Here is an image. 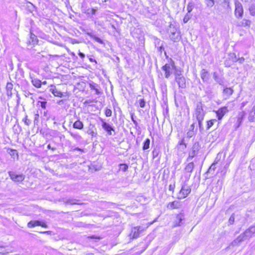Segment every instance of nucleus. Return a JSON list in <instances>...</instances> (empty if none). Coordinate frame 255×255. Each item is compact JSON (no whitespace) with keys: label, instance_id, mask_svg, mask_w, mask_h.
Returning <instances> with one entry per match:
<instances>
[{"label":"nucleus","instance_id":"nucleus-6","mask_svg":"<svg viewBox=\"0 0 255 255\" xmlns=\"http://www.w3.org/2000/svg\"><path fill=\"white\" fill-rule=\"evenodd\" d=\"M242 4L238 1H235V15L237 17H241L243 14Z\"/></svg>","mask_w":255,"mask_h":255},{"label":"nucleus","instance_id":"nucleus-39","mask_svg":"<svg viewBox=\"0 0 255 255\" xmlns=\"http://www.w3.org/2000/svg\"><path fill=\"white\" fill-rule=\"evenodd\" d=\"M191 15L189 13H187L183 18V22L184 23H187L189 20L191 18Z\"/></svg>","mask_w":255,"mask_h":255},{"label":"nucleus","instance_id":"nucleus-40","mask_svg":"<svg viewBox=\"0 0 255 255\" xmlns=\"http://www.w3.org/2000/svg\"><path fill=\"white\" fill-rule=\"evenodd\" d=\"M128 168V166L126 164H120V169L123 171H126Z\"/></svg>","mask_w":255,"mask_h":255},{"label":"nucleus","instance_id":"nucleus-29","mask_svg":"<svg viewBox=\"0 0 255 255\" xmlns=\"http://www.w3.org/2000/svg\"><path fill=\"white\" fill-rule=\"evenodd\" d=\"M150 145V139L149 138H146L145 140L143 142V145L142 147L143 150H145L149 148Z\"/></svg>","mask_w":255,"mask_h":255},{"label":"nucleus","instance_id":"nucleus-19","mask_svg":"<svg viewBox=\"0 0 255 255\" xmlns=\"http://www.w3.org/2000/svg\"><path fill=\"white\" fill-rule=\"evenodd\" d=\"M29 44L34 45L37 43L36 36L30 32L29 40L28 41Z\"/></svg>","mask_w":255,"mask_h":255},{"label":"nucleus","instance_id":"nucleus-21","mask_svg":"<svg viewBox=\"0 0 255 255\" xmlns=\"http://www.w3.org/2000/svg\"><path fill=\"white\" fill-rule=\"evenodd\" d=\"M201 78L204 82H206L209 79V73L205 69H202L201 72Z\"/></svg>","mask_w":255,"mask_h":255},{"label":"nucleus","instance_id":"nucleus-50","mask_svg":"<svg viewBox=\"0 0 255 255\" xmlns=\"http://www.w3.org/2000/svg\"><path fill=\"white\" fill-rule=\"evenodd\" d=\"M229 163H227L224 166V170L222 171V172H223L224 174H225L226 173V170L228 169V168L229 167Z\"/></svg>","mask_w":255,"mask_h":255},{"label":"nucleus","instance_id":"nucleus-45","mask_svg":"<svg viewBox=\"0 0 255 255\" xmlns=\"http://www.w3.org/2000/svg\"><path fill=\"white\" fill-rule=\"evenodd\" d=\"M112 112L111 109L107 108L105 110V115L107 117H109L112 116Z\"/></svg>","mask_w":255,"mask_h":255},{"label":"nucleus","instance_id":"nucleus-55","mask_svg":"<svg viewBox=\"0 0 255 255\" xmlns=\"http://www.w3.org/2000/svg\"><path fill=\"white\" fill-rule=\"evenodd\" d=\"M64 103V101L63 100H60L57 102V104L59 105H61Z\"/></svg>","mask_w":255,"mask_h":255},{"label":"nucleus","instance_id":"nucleus-25","mask_svg":"<svg viewBox=\"0 0 255 255\" xmlns=\"http://www.w3.org/2000/svg\"><path fill=\"white\" fill-rule=\"evenodd\" d=\"M194 168V164L193 162L189 163L185 167V170L189 173H191Z\"/></svg>","mask_w":255,"mask_h":255},{"label":"nucleus","instance_id":"nucleus-23","mask_svg":"<svg viewBox=\"0 0 255 255\" xmlns=\"http://www.w3.org/2000/svg\"><path fill=\"white\" fill-rule=\"evenodd\" d=\"M251 24V21L248 19H244L240 22L239 25L240 26L250 27Z\"/></svg>","mask_w":255,"mask_h":255},{"label":"nucleus","instance_id":"nucleus-26","mask_svg":"<svg viewBox=\"0 0 255 255\" xmlns=\"http://www.w3.org/2000/svg\"><path fill=\"white\" fill-rule=\"evenodd\" d=\"M8 153L10 155V156L13 158L15 159V157L17 158L18 157V153L17 151L14 149H8Z\"/></svg>","mask_w":255,"mask_h":255},{"label":"nucleus","instance_id":"nucleus-12","mask_svg":"<svg viewBox=\"0 0 255 255\" xmlns=\"http://www.w3.org/2000/svg\"><path fill=\"white\" fill-rule=\"evenodd\" d=\"M195 114L197 120H203L205 114L201 106H197Z\"/></svg>","mask_w":255,"mask_h":255},{"label":"nucleus","instance_id":"nucleus-52","mask_svg":"<svg viewBox=\"0 0 255 255\" xmlns=\"http://www.w3.org/2000/svg\"><path fill=\"white\" fill-rule=\"evenodd\" d=\"M244 60H245L244 58L241 57V58H239L238 59H237L236 58L235 60H234V61H239L240 63H242L244 62Z\"/></svg>","mask_w":255,"mask_h":255},{"label":"nucleus","instance_id":"nucleus-62","mask_svg":"<svg viewBox=\"0 0 255 255\" xmlns=\"http://www.w3.org/2000/svg\"><path fill=\"white\" fill-rule=\"evenodd\" d=\"M70 54H71V55H72L73 56H74V57H77L76 56L75 54L73 52H70Z\"/></svg>","mask_w":255,"mask_h":255},{"label":"nucleus","instance_id":"nucleus-15","mask_svg":"<svg viewBox=\"0 0 255 255\" xmlns=\"http://www.w3.org/2000/svg\"><path fill=\"white\" fill-rule=\"evenodd\" d=\"M30 78L31 80L32 85L36 88H39L41 86L42 82L37 78H34L31 74H29Z\"/></svg>","mask_w":255,"mask_h":255},{"label":"nucleus","instance_id":"nucleus-49","mask_svg":"<svg viewBox=\"0 0 255 255\" xmlns=\"http://www.w3.org/2000/svg\"><path fill=\"white\" fill-rule=\"evenodd\" d=\"M94 39H95V40L96 41H97V42H98L99 43H101V44H103V40L101 38H99L98 37H95L94 38Z\"/></svg>","mask_w":255,"mask_h":255},{"label":"nucleus","instance_id":"nucleus-1","mask_svg":"<svg viewBox=\"0 0 255 255\" xmlns=\"http://www.w3.org/2000/svg\"><path fill=\"white\" fill-rule=\"evenodd\" d=\"M255 234V227L251 226L249 229L246 230L243 233L241 234L232 242V244L233 245H238L242 242L252 237Z\"/></svg>","mask_w":255,"mask_h":255},{"label":"nucleus","instance_id":"nucleus-27","mask_svg":"<svg viewBox=\"0 0 255 255\" xmlns=\"http://www.w3.org/2000/svg\"><path fill=\"white\" fill-rule=\"evenodd\" d=\"M178 147L182 150H184L186 148V144L184 142V138H182L178 142Z\"/></svg>","mask_w":255,"mask_h":255},{"label":"nucleus","instance_id":"nucleus-10","mask_svg":"<svg viewBox=\"0 0 255 255\" xmlns=\"http://www.w3.org/2000/svg\"><path fill=\"white\" fill-rule=\"evenodd\" d=\"M102 122V128L107 132L108 135H112V131H115L114 128L108 123H107L103 119H101Z\"/></svg>","mask_w":255,"mask_h":255},{"label":"nucleus","instance_id":"nucleus-31","mask_svg":"<svg viewBox=\"0 0 255 255\" xmlns=\"http://www.w3.org/2000/svg\"><path fill=\"white\" fill-rule=\"evenodd\" d=\"M78 201L76 199H68L65 201L66 204H70V205H74V204H78L79 203L77 202Z\"/></svg>","mask_w":255,"mask_h":255},{"label":"nucleus","instance_id":"nucleus-61","mask_svg":"<svg viewBox=\"0 0 255 255\" xmlns=\"http://www.w3.org/2000/svg\"><path fill=\"white\" fill-rule=\"evenodd\" d=\"M47 147H48V148L51 149L53 150H54L55 149V148H51L50 144L48 145Z\"/></svg>","mask_w":255,"mask_h":255},{"label":"nucleus","instance_id":"nucleus-48","mask_svg":"<svg viewBox=\"0 0 255 255\" xmlns=\"http://www.w3.org/2000/svg\"><path fill=\"white\" fill-rule=\"evenodd\" d=\"M198 122V125L200 130H203V127L202 126V122L203 120H197Z\"/></svg>","mask_w":255,"mask_h":255},{"label":"nucleus","instance_id":"nucleus-24","mask_svg":"<svg viewBox=\"0 0 255 255\" xmlns=\"http://www.w3.org/2000/svg\"><path fill=\"white\" fill-rule=\"evenodd\" d=\"M40 221H31L27 224L28 228H33L35 226H39Z\"/></svg>","mask_w":255,"mask_h":255},{"label":"nucleus","instance_id":"nucleus-38","mask_svg":"<svg viewBox=\"0 0 255 255\" xmlns=\"http://www.w3.org/2000/svg\"><path fill=\"white\" fill-rule=\"evenodd\" d=\"M194 6V3L192 2H190L188 3L187 7V10L188 11V13H190L191 12V11L193 9Z\"/></svg>","mask_w":255,"mask_h":255},{"label":"nucleus","instance_id":"nucleus-58","mask_svg":"<svg viewBox=\"0 0 255 255\" xmlns=\"http://www.w3.org/2000/svg\"><path fill=\"white\" fill-rule=\"evenodd\" d=\"M247 103H248L247 102H243V103L241 104V105H242V107L243 108V107H245V106L246 105V104H247Z\"/></svg>","mask_w":255,"mask_h":255},{"label":"nucleus","instance_id":"nucleus-13","mask_svg":"<svg viewBox=\"0 0 255 255\" xmlns=\"http://www.w3.org/2000/svg\"><path fill=\"white\" fill-rule=\"evenodd\" d=\"M182 205V204L180 201H174L173 202H169L167 205V208L170 210L179 209L181 207Z\"/></svg>","mask_w":255,"mask_h":255},{"label":"nucleus","instance_id":"nucleus-37","mask_svg":"<svg viewBox=\"0 0 255 255\" xmlns=\"http://www.w3.org/2000/svg\"><path fill=\"white\" fill-rule=\"evenodd\" d=\"M176 219L179 221V223H178L177 225L180 226L182 220L184 219V216L182 214H178L176 217Z\"/></svg>","mask_w":255,"mask_h":255},{"label":"nucleus","instance_id":"nucleus-63","mask_svg":"<svg viewBox=\"0 0 255 255\" xmlns=\"http://www.w3.org/2000/svg\"><path fill=\"white\" fill-rule=\"evenodd\" d=\"M91 11H92V13L93 14H95V11H95V9H92Z\"/></svg>","mask_w":255,"mask_h":255},{"label":"nucleus","instance_id":"nucleus-17","mask_svg":"<svg viewBox=\"0 0 255 255\" xmlns=\"http://www.w3.org/2000/svg\"><path fill=\"white\" fill-rule=\"evenodd\" d=\"M234 92V90L232 88H225L223 90V94L226 96V99H228Z\"/></svg>","mask_w":255,"mask_h":255},{"label":"nucleus","instance_id":"nucleus-64","mask_svg":"<svg viewBox=\"0 0 255 255\" xmlns=\"http://www.w3.org/2000/svg\"><path fill=\"white\" fill-rule=\"evenodd\" d=\"M47 83L46 81H43L42 82V84H43V85H46Z\"/></svg>","mask_w":255,"mask_h":255},{"label":"nucleus","instance_id":"nucleus-22","mask_svg":"<svg viewBox=\"0 0 255 255\" xmlns=\"http://www.w3.org/2000/svg\"><path fill=\"white\" fill-rule=\"evenodd\" d=\"M73 127L74 128L82 129L83 128L84 125L82 122L77 120L74 123Z\"/></svg>","mask_w":255,"mask_h":255},{"label":"nucleus","instance_id":"nucleus-28","mask_svg":"<svg viewBox=\"0 0 255 255\" xmlns=\"http://www.w3.org/2000/svg\"><path fill=\"white\" fill-rule=\"evenodd\" d=\"M200 149V145L198 142H196L194 143V144L192 146L191 150L193 151L198 153V151Z\"/></svg>","mask_w":255,"mask_h":255},{"label":"nucleus","instance_id":"nucleus-44","mask_svg":"<svg viewBox=\"0 0 255 255\" xmlns=\"http://www.w3.org/2000/svg\"><path fill=\"white\" fill-rule=\"evenodd\" d=\"M38 104H40V107L43 109H45L47 105V102L46 101H39L38 102Z\"/></svg>","mask_w":255,"mask_h":255},{"label":"nucleus","instance_id":"nucleus-30","mask_svg":"<svg viewBox=\"0 0 255 255\" xmlns=\"http://www.w3.org/2000/svg\"><path fill=\"white\" fill-rule=\"evenodd\" d=\"M249 120L251 122H254L255 120V112L253 110H251L249 113Z\"/></svg>","mask_w":255,"mask_h":255},{"label":"nucleus","instance_id":"nucleus-2","mask_svg":"<svg viewBox=\"0 0 255 255\" xmlns=\"http://www.w3.org/2000/svg\"><path fill=\"white\" fill-rule=\"evenodd\" d=\"M168 31L170 33V39L173 41H177L180 39V32L177 25L171 24Z\"/></svg>","mask_w":255,"mask_h":255},{"label":"nucleus","instance_id":"nucleus-54","mask_svg":"<svg viewBox=\"0 0 255 255\" xmlns=\"http://www.w3.org/2000/svg\"><path fill=\"white\" fill-rule=\"evenodd\" d=\"M78 55H79V56H80L81 58H82V59H83V58H85V54H84V53H83L81 52L80 51H79V53H78Z\"/></svg>","mask_w":255,"mask_h":255},{"label":"nucleus","instance_id":"nucleus-41","mask_svg":"<svg viewBox=\"0 0 255 255\" xmlns=\"http://www.w3.org/2000/svg\"><path fill=\"white\" fill-rule=\"evenodd\" d=\"M139 105L141 108H144L145 106V102L143 99H140L138 100Z\"/></svg>","mask_w":255,"mask_h":255},{"label":"nucleus","instance_id":"nucleus-3","mask_svg":"<svg viewBox=\"0 0 255 255\" xmlns=\"http://www.w3.org/2000/svg\"><path fill=\"white\" fill-rule=\"evenodd\" d=\"M175 68L174 62L171 60L169 63L166 64L162 68V70L165 72V77L168 78L172 73V70Z\"/></svg>","mask_w":255,"mask_h":255},{"label":"nucleus","instance_id":"nucleus-14","mask_svg":"<svg viewBox=\"0 0 255 255\" xmlns=\"http://www.w3.org/2000/svg\"><path fill=\"white\" fill-rule=\"evenodd\" d=\"M89 87L91 90L95 92V94L100 95L102 93L101 88L98 84L92 82L89 84Z\"/></svg>","mask_w":255,"mask_h":255},{"label":"nucleus","instance_id":"nucleus-56","mask_svg":"<svg viewBox=\"0 0 255 255\" xmlns=\"http://www.w3.org/2000/svg\"><path fill=\"white\" fill-rule=\"evenodd\" d=\"M6 94L8 96H11L12 95V92L11 91H7Z\"/></svg>","mask_w":255,"mask_h":255},{"label":"nucleus","instance_id":"nucleus-18","mask_svg":"<svg viewBox=\"0 0 255 255\" xmlns=\"http://www.w3.org/2000/svg\"><path fill=\"white\" fill-rule=\"evenodd\" d=\"M213 76L214 80L217 83H218L220 85H223L224 84V81L223 78L221 77H219L217 72H214Z\"/></svg>","mask_w":255,"mask_h":255},{"label":"nucleus","instance_id":"nucleus-20","mask_svg":"<svg viewBox=\"0 0 255 255\" xmlns=\"http://www.w3.org/2000/svg\"><path fill=\"white\" fill-rule=\"evenodd\" d=\"M219 159H217V157L216 158L214 162L212 164L209 168L208 169L207 173H212L213 174L214 172L216 169V165L218 163L219 161Z\"/></svg>","mask_w":255,"mask_h":255},{"label":"nucleus","instance_id":"nucleus-43","mask_svg":"<svg viewBox=\"0 0 255 255\" xmlns=\"http://www.w3.org/2000/svg\"><path fill=\"white\" fill-rule=\"evenodd\" d=\"M39 114L38 112H37V113L34 114V123L35 125L38 124L39 122Z\"/></svg>","mask_w":255,"mask_h":255},{"label":"nucleus","instance_id":"nucleus-33","mask_svg":"<svg viewBox=\"0 0 255 255\" xmlns=\"http://www.w3.org/2000/svg\"><path fill=\"white\" fill-rule=\"evenodd\" d=\"M198 153L192 150H191L189 153V156L187 160L188 161L191 160L194 156H195Z\"/></svg>","mask_w":255,"mask_h":255},{"label":"nucleus","instance_id":"nucleus-59","mask_svg":"<svg viewBox=\"0 0 255 255\" xmlns=\"http://www.w3.org/2000/svg\"><path fill=\"white\" fill-rule=\"evenodd\" d=\"M194 124L193 123V124H192L190 126V128L191 129L190 130H193L194 129Z\"/></svg>","mask_w":255,"mask_h":255},{"label":"nucleus","instance_id":"nucleus-46","mask_svg":"<svg viewBox=\"0 0 255 255\" xmlns=\"http://www.w3.org/2000/svg\"><path fill=\"white\" fill-rule=\"evenodd\" d=\"M13 85L11 83H7L6 86V91H12Z\"/></svg>","mask_w":255,"mask_h":255},{"label":"nucleus","instance_id":"nucleus-42","mask_svg":"<svg viewBox=\"0 0 255 255\" xmlns=\"http://www.w3.org/2000/svg\"><path fill=\"white\" fill-rule=\"evenodd\" d=\"M215 121L216 120H210L207 122V129H209L214 125V123L215 122Z\"/></svg>","mask_w":255,"mask_h":255},{"label":"nucleus","instance_id":"nucleus-51","mask_svg":"<svg viewBox=\"0 0 255 255\" xmlns=\"http://www.w3.org/2000/svg\"><path fill=\"white\" fill-rule=\"evenodd\" d=\"M175 184H170L169 186V190L171 191H173L174 190V188H175Z\"/></svg>","mask_w":255,"mask_h":255},{"label":"nucleus","instance_id":"nucleus-36","mask_svg":"<svg viewBox=\"0 0 255 255\" xmlns=\"http://www.w3.org/2000/svg\"><path fill=\"white\" fill-rule=\"evenodd\" d=\"M69 133H70V134L75 139H78V140H80L82 138V137L81 136V135H80L78 133H73V132H72L71 131H69Z\"/></svg>","mask_w":255,"mask_h":255},{"label":"nucleus","instance_id":"nucleus-47","mask_svg":"<svg viewBox=\"0 0 255 255\" xmlns=\"http://www.w3.org/2000/svg\"><path fill=\"white\" fill-rule=\"evenodd\" d=\"M194 134V131L192 130H190L187 132V135L188 137L190 138L193 136Z\"/></svg>","mask_w":255,"mask_h":255},{"label":"nucleus","instance_id":"nucleus-57","mask_svg":"<svg viewBox=\"0 0 255 255\" xmlns=\"http://www.w3.org/2000/svg\"><path fill=\"white\" fill-rule=\"evenodd\" d=\"M210 2L208 4V5L212 6L214 4V0H210Z\"/></svg>","mask_w":255,"mask_h":255},{"label":"nucleus","instance_id":"nucleus-53","mask_svg":"<svg viewBox=\"0 0 255 255\" xmlns=\"http://www.w3.org/2000/svg\"><path fill=\"white\" fill-rule=\"evenodd\" d=\"M39 226H41L43 228H47V225L43 222L40 221V225H39Z\"/></svg>","mask_w":255,"mask_h":255},{"label":"nucleus","instance_id":"nucleus-11","mask_svg":"<svg viewBox=\"0 0 255 255\" xmlns=\"http://www.w3.org/2000/svg\"><path fill=\"white\" fill-rule=\"evenodd\" d=\"M228 112V107L226 106L220 108L216 111V113L219 120H221L224 116Z\"/></svg>","mask_w":255,"mask_h":255},{"label":"nucleus","instance_id":"nucleus-8","mask_svg":"<svg viewBox=\"0 0 255 255\" xmlns=\"http://www.w3.org/2000/svg\"><path fill=\"white\" fill-rule=\"evenodd\" d=\"M8 174L11 179L14 182H21L24 179V176L23 174H16L12 171H9Z\"/></svg>","mask_w":255,"mask_h":255},{"label":"nucleus","instance_id":"nucleus-60","mask_svg":"<svg viewBox=\"0 0 255 255\" xmlns=\"http://www.w3.org/2000/svg\"><path fill=\"white\" fill-rule=\"evenodd\" d=\"M131 119H132V122H133V123L135 125H136L137 124L136 121L135 120H134V119L132 117L131 118Z\"/></svg>","mask_w":255,"mask_h":255},{"label":"nucleus","instance_id":"nucleus-9","mask_svg":"<svg viewBox=\"0 0 255 255\" xmlns=\"http://www.w3.org/2000/svg\"><path fill=\"white\" fill-rule=\"evenodd\" d=\"M175 81L179 88H184L186 87L185 79L181 74H176Z\"/></svg>","mask_w":255,"mask_h":255},{"label":"nucleus","instance_id":"nucleus-16","mask_svg":"<svg viewBox=\"0 0 255 255\" xmlns=\"http://www.w3.org/2000/svg\"><path fill=\"white\" fill-rule=\"evenodd\" d=\"M24 72L22 69L18 68L15 72V78L17 81L22 80L24 78Z\"/></svg>","mask_w":255,"mask_h":255},{"label":"nucleus","instance_id":"nucleus-32","mask_svg":"<svg viewBox=\"0 0 255 255\" xmlns=\"http://www.w3.org/2000/svg\"><path fill=\"white\" fill-rule=\"evenodd\" d=\"M249 11L251 15L254 16L255 15V4H252L249 7Z\"/></svg>","mask_w":255,"mask_h":255},{"label":"nucleus","instance_id":"nucleus-4","mask_svg":"<svg viewBox=\"0 0 255 255\" xmlns=\"http://www.w3.org/2000/svg\"><path fill=\"white\" fill-rule=\"evenodd\" d=\"M191 192L190 187L187 185H182L181 190L178 194V199H184Z\"/></svg>","mask_w":255,"mask_h":255},{"label":"nucleus","instance_id":"nucleus-35","mask_svg":"<svg viewBox=\"0 0 255 255\" xmlns=\"http://www.w3.org/2000/svg\"><path fill=\"white\" fill-rule=\"evenodd\" d=\"M22 121L27 126L31 124V121L28 119V116L26 115H25L24 118L22 119Z\"/></svg>","mask_w":255,"mask_h":255},{"label":"nucleus","instance_id":"nucleus-7","mask_svg":"<svg viewBox=\"0 0 255 255\" xmlns=\"http://www.w3.org/2000/svg\"><path fill=\"white\" fill-rule=\"evenodd\" d=\"M144 230V229L140 226L133 227L131 229L130 236L133 239L138 238L140 234Z\"/></svg>","mask_w":255,"mask_h":255},{"label":"nucleus","instance_id":"nucleus-34","mask_svg":"<svg viewBox=\"0 0 255 255\" xmlns=\"http://www.w3.org/2000/svg\"><path fill=\"white\" fill-rule=\"evenodd\" d=\"M222 6L225 9L230 8V0H224L222 2Z\"/></svg>","mask_w":255,"mask_h":255},{"label":"nucleus","instance_id":"nucleus-5","mask_svg":"<svg viewBox=\"0 0 255 255\" xmlns=\"http://www.w3.org/2000/svg\"><path fill=\"white\" fill-rule=\"evenodd\" d=\"M49 91L55 96L62 98L64 96V93L62 92L56 86L51 85L49 86Z\"/></svg>","mask_w":255,"mask_h":255}]
</instances>
